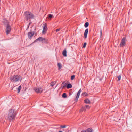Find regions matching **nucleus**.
I'll return each instance as SVG.
<instances>
[{"label": "nucleus", "instance_id": "nucleus-1", "mask_svg": "<svg viewBox=\"0 0 132 132\" xmlns=\"http://www.w3.org/2000/svg\"><path fill=\"white\" fill-rule=\"evenodd\" d=\"M16 113L13 109H11L10 111L8 116V119L10 121H13L15 120Z\"/></svg>", "mask_w": 132, "mask_h": 132}, {"label": "nucleus", "instance_id": "nucleus-2", "mask_svg": "<svg viewBox=\"0 0 132 132\" xmlns=\"http://www.w3.org/2000/svg\"><path fill=\"white\" fill-rule=\"evenodd\" d=\"M25 15V18L27 21L28 19L30 20L31 19L33 18L34 17L33 15L30 12L27 11H26L24 13Z\"/></svg>", "mask_w": 132, "mask_h": 132}, {"label": "nucleus", "instance_id": "nucleus-3", "mask_svg": "<svg viewBox=\"0 0 132 132\" xmlns=\"http://www.w3.org/2000/svg\"><path fill=\"white\" fill-rule=\"evenodd\" d=\"M10 80L11 81L16 82L20 80H21V78L20 76L16 75L11 77H10Z\"/></svg>", "mask_w": 132, "mask_h": 132}, {"label": "nucleus", "instance_id": "nucleus-4", "mask_svg": "<svg viewBox=\"0 0 132 132\" xmlns=\"http://www.w3.org/2000/svg\"><path fill=\"white\" fill-rule=\"evenodd\" d=\"M36 41H41L42 43H47L48 42V40L47 39L42 37L38 38L35 41V42Z\"/></svg>", "mask_w": 132, "mask_h": 132}, {"label": "nucleus", "instance_id": "nucleus-5", "mask_svg": "<svg viewBox=\"0 0 132 132\" xmlns=\"http://www.w3.org/2000/svg\"><path fill=\"white\" fill-rule=\"evenodd\" d=\"M6 29H5L7 35H8L10 32L11 30V27L9 25H7L5 26Z\"/></svg>", "mask_w": 132, "mask_h": 132}, {"label": "nucleus", "instance_id": "nucleus-6", "mask_svg": "<svg viewBox=\"0 0 132 132\" xmlns=\"http://www.w3.org/2000/svg\"><path fill=\"white\" fill-rule=\"evenodd\" d=\"M126 38H123L121 41L120 44V47H123L126 45Z\"/></svg>", "mask_w": 132, "mask_h": 132}, {"label": "nucleus", "instance_id": "nucleus-7", "mask_svg": "<svg viewBox=\"0 0 132 132\" xmlns=\"http://www.w3.org/2000/svg\"><path fill=\"white\" fill-rule=\"evenodd\" d=\"M47 25L46 23L43 24V30L42 31L43 34H45L47 30Z\"/></svg>", "mask_w": 132, "mask_h": 132}, {"label": "nucleus", "instance_id": "nucleus-8", "mask_svg": "<svg viewBox=\"0 0 132 132\" xmlns=\"http://www.w3.org/2000/svg\"><path fill=\"white\" fill-rule=\"evenodd\" d=\"M35 92L37 93H41L43 91L41 87H37L35 89Z\"/></svg>", "mask_w": 132, "mask_h": 132}, {"label": "nucleus", "instance_id": "nucleus-9", "mask_svg": "<svg viewBox=\"0 0 132 132\" xmlns=\"http://www.w3.org/2000/svg\"><path fill=\"white\" fill-rule=\"evenodd\" d=\"M34 35V33L33 32H29L28 34V38L29 39H31L32 37Z\"/></svg>", "mask_w": 132, "mask_h": 132}, {"label": "nucleus", "instance_id": "nucleus-10", "mask_svg": "<svg viewBox=\"0 0 132 132\" xmlns=\"http://www.w3.org/2000/svg\"><path fill=\"white\" fill-rule=\"evenodd\" d=\"M88 32V29L87 28L86 29L85 31L84 34V37L85 38H86L87 37V35Z\"/></svg>", "mask_w": 132, "mask_h": 132}, {"label": "nucleus", "instance_id": "nucleus-11", "mask_svg": "<svg viewBox=\"0 0 132 132\" xmlns=\"http://www.w3.org/2000/svg\"><path fill=\"white\" fill-rule=\"evenodd\" d=\"M62 54L64 56H67V51L66 50H64L63 51Z\"/></svg>", "mask_w": 132, "mask_h": 132}, {"label": "nucleus", "instance_id": "nucleus-12", "mask_svg": "<svg viewBox=\"0 0 132 132\" xmlns=\"http://www.w3.org/2000/svg\"><path fill=\"white\" fill-rule=\"evenodd\" d=\"M86 107H83L80 110V112H81L83 111H86Z\"/></svg>", "mask_w": 132, "mask_h": 132}, {"label": "nucleus", "instance_id": "nucleus-13", "mask_svg": "<svg viewBox=\"0 0 132 132\" xmlns=\"http://www.w3.org/2000/svg\"><path fill=\"white\" fill-rule=\"evenodd\" d=\"M85 103L86 104H90V101L88 99H86L84 100Z\"/></svg>", "mask_w": 132, "mask_h": 132}, {"label": "nucleus", "instance_id": "nucleus-14", "mask_svg": "<svg viewBox=\"0 0 132 132\" xmlns=\"http://www.w3.org/2000/svg\"><path fill=\"white\" fill-rule=\"evenodd\" d=\"M3 23L4 24L5 26H6L7 25H9L8 21L7 20H4L3 21Z\"/></svg>", "mask_w": 132, "mask_h": 132}, {"label": "nucleus", "instance_id": "nucleus-15", "mask_svg": "<svg viewBox=\"0 0 132 132\" xmlns=\"http://www.w3.org/2000/svg\"><path fill=\"white\" fill-rule=\"evenodd\" d=\"M67 87L68 88H71L72 87V85L70 84H67Z\"/></svg>", "mask_w": 132, "mask_h": 132}, {"label": "nucleus", "instance_id": "nucleus-16", "mask_svg": "<svg viewBox=\"0 0 132 132\" xmlns=\"http://www.w3.org/2000/svg\"><path fill=\"white\" fill-rule=\"evenodd\" d=\"M87 132H93V130L92 129L89 128L87 129Z\"/></svg>", "mask_w": 132, "mask_h": 132}, {"label": "nucleus", "instance_id": "nucleus-17", "mask_svg": "<svg viewBox=\"0 0 132 132\" xmlns=\"http://www.w3.org/2000/svg\"><path fill=\"white\" fill-rule=\"evenodd\" d=\"M81 95L82 96H88V94L86 92H85L82 93Z\"/></svg>", "mask_w": 132, "mask_h": 132}, {"label": "nucleus", "instance_id": "nucleus-18", "mask_svg": "<svg viewBox=\"0 0 132 132\" xmlns=\"http://www.w3.org/2000/svg\"><path fill=\"white\" fill-rule=\"evenodd\" d=\"M62 97L63 98H65L67 97V96L65 93H64L62 95Z\"/></svg>", "mask_w": 132, "mask_h": 132}, {"label": "nucleus", "instance_id": "nucleus-19", "mask_svg": "<svg viewBox=\"0 0 132 132\" xmlns=\"http://www.w3.org/2000/svg\"><path fill=\"white\" fill-rule=\"evenodd\" d=\"M89 25V23L88 22H86L84 24V26L86 28Z\"/></svg>", "mask_w": 132, "mask_h": 132}, {"label": "nucleus", "instance_id": "nucleus-20", "mask_svg": "<svg viewBox=\"0 0 132 132\" xmlns=\"http://www.w3.org/2000/svg\"><path fill=\"white\" fill-rule=\"evenodd\" d=\"M21 86H19L18 88H17V89H18V93H19L20 90H21Z\"/></svg>", "mask_w": 132, "mask_h": 132}, {"label": "nucleus", "instance_id": "nucleus-21", "mask_svg": "<svg viewBox=\"0 0 132 132\" xmlns=\"http://www.w3.org/2000/svg\"><path fill=\"white\" fill-rule=\"evenodd\" d=\"M57 66L59 67V69H60L62 67V65L60 63H58L57 64Z\"/></svg>", "mask_w": 132, "mask_h": 132}, {"label": "nucleus", "instance_id": "nucleus-22", "mask_svg": "<svg viewBox=\"0 0 132 132\" xmlns=\"http://www.w3.org/2000/svg\"><path fill=\"white\" fill-rule=\"evenodd\" d=\"M121 75H119L117 76L118 80L119 81H120L121 79Z\"/></svg>", "mask_w": 132, "mask_h": 132}, {"label": "nucleus", "instance_id": "nucleus-23", "mask_svg": "<svg viewBox=\"0 0 132 132\" xmlns=\"http://www.w3.org/2000/svg\"><path fill=\"white\" fill-rule=\"evenodd\" d=\"M75 76L74 75H73L71 76V80H73L75 78Z\"/></svg>", "mask_w": 132, "mask_h": 132}, {"label": "nucleus", "instance_id": "nucleus-24", "mask_svg": "<svg viewBox=\"0 0 132 132\" xmlns=\"http://www.w3.org/2000/svg\"><path fill=\"white\" fill-rule=\"evenodd\" d=\"M67 83H65L62 86V88L63 89L64 88V87L67 86Z\"/></svg>", "mask_w": 132, "mask_h": 132}, {"label": "nucleus", "instance_id": "nucleus-25", "mask_svg": "<svg viewBox=\"0 0 132 132\" xmlns=\"http://www.w3.org/2000/svg\"><path fill=\"white\" fill-rule=\"evenodd\" d=\"M55 82H52L51 84V85L52 86H53L55 85Z\"/></svg>", "mask_w": 132, "mask_h": 132}, {"label": "nucleus", "instance_id": "nucleus-26", "mask_svg": "<svg viewBox=\"0 0 132 132\" xmlns=\"http://www.w3.org/2000/svg\"><path fill=\"white\" fill-rule=\"evenodd\" d=\"M53 16V15H52L51 14H50L48 15V17L49 18H50L51 19L52 18V17Z\"/></svg>", "mask_w": 132, "mask_h": 132}, {"label": "nucleus", "instance_id": "nucleus-27", "mask_svg": "<svg viewBox=\"0 0 132 132\" xmlns=\"http://www.w3.org/2000/svg\"><path fill=\"white\" fill-rule=\"evenodd\" d=\"M87 43L86 42H85L83 45V48H85L86 45Z\"/></svg>", "mask_w": 132, "mask_h": 132}, {"label": "nucleus", "instance_id": "nucleus-28", "mask_svg": "<svg viewBox=\"0 0 132 132\" xmlns=\"http://www.w3.org/2000/svg\"><path fill=\"white\" fill-rule=\"evenodd\" d=\"M79 96H77L76 97V99H75V100H76V101H77L79 98Z\"/></svg>", "mask_w": 132, "mask_h": 132}, {"label": "nucleus", "instance_id": "nucleus-29", "mask_svg": "<svg viewBox=\"0 0 132 132\" xmlns=\"http://www.w3.org/2000/svg\"><path fill=\"white\" fill-rule=\"evenodd\" d=\"M60 127L61 128H65L66 127V126L65 125H64V126L61 125L60 126Z\"/></svg>", "mask_w": 132, "mask_h": 132}, {"label": "nucleus", "instance_id": "nucleus-30", "mask_svg": "<svg viewBox=\"0 0 132 132\" xmlns=\"http://www.w3.org/2000/svg\"><path fill=\"white\" fill-rule=\"evenodd\" d=\"M60 29H61L60 28L57 29H56V32H58V31H59L60 30Z\"/></svg>", "mask_w": 132, "mask_h": 132}, {"label": "nucleus", "instance_id": "nucleus-31", "mask_svg": "<svg viewBox=\"0 0 132 132\" xmlns=\"http://www.w3.org/2000/svg\"><path fill=\"white\" fill-rule=\"evenodd\" d=\"M81 89H80L79 90V91H78V92L77 93L79 94H80V93H81Z\"/></svg>", "mask_w": 132, "mask_h": 132}, {"label": "nucleus", "instance_id": "nucleus-32", "mask_svg": "<svg viewBox=\"0 0 132 132\" xmlns=\"http://www.w3.org/2000/svg\"><path fill=\"white\" fill-rule=\"evenodd\" d=\"M85 107L86 108H88L89 109V107L88 105H86Z\"/></svg>", "mask_w": 132, "mask_h": 132}, {"label": "nucleus", "instance_id": "nucleus-33", "mask_svg": "<svg viewBox=\"0 0 132 132\" xmlns=\"http://www.w3.org/2000/svg\"><path fill=\"white\" fill-rule=\"evenodd\" d=\"M80 94H79L77 93V96H80Z\"/></svg>", "mask_w": 132, "mask_h": 132}, {"label": "nucleus", "instance_id": "nucleus-34", "mask_svg": "<svg viewBox=\"0 0 132 132\" xmlns=\"http://www.w3.org/2000/svg\"><path fill=\"white\" fill-rule=\"evenodd\" d=\"M102 30H101V31H100V33H101V36L102 35Z\"/></svg>", "mask_w": 132, "mask_h": 132}, {"label": "nucleus", "instance_id": "nucleus-35", "mask_svg": "<svg viewBox=\"0 0 132 132\" xmlns=\"http://www.w3.org/2000/svg\"><path fill=\"white\" fill-rule=\"evenodd\" d=\"M81 132H86V131L83 130Z\"/></svg>", "mask_w": 132, "mask_h": 132}, {"label": "nucleus", "instance_id": "nucleus-36", "mask_svg": "<svg viewBox=\"0 0 132 132\" xmlns=\"http://www.w3.org/2000/svg\"><path fill=\"white\" fill-rule=\"evenodd\" d=\"M59 132H62V131H59Z\"/></svg>", "mask_w": 132, "mask_h": 132}, {"label": "nucleus", "instance_id": "nucleus-37", "mask_svg": "<svg viewBox=\"0 0 132 132\" xmlns=\"http://www.w3.org/2000/svg\"><path fill=\"white\" fill-rule=\"evenodd\" d=\"M30 24V23H29V25Z\"/></svg>", "mask_w": 132, "mask_h": 132}, {"label": "nucleus", "instance_id": "nucleus-38", "mask_svg": "<svg viewBox=\"0 0 132 132\" xmlns=\"http://www.w3.org/2000/svg\"><path fill=\"white\" fill-rule=\"evenodd\" d=\"M64 83V82H63L62 83V84H63Z\"/></svg>", "mask_w": 132, "mask_h": 132}]
</instances>
